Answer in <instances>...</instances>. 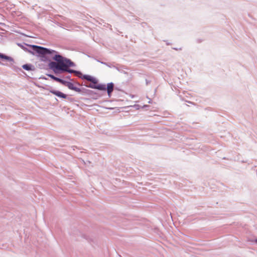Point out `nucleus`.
<instances>
[{
  "label": "nucleus",
  "mask_w": 257,
  "mask_h": 257,
  "mask_svg": "<svg viewBox=\"0 0 257 257\" xmlns=\"http://www.w3.org/2000/svg\"><path fill=\"white\" fill-rule=\"evenodd\" d=\"M0 58L3 59H5V60H8V61L12 60V59L10 57L5 55L4 54H2V53H0Z\"/></svg>",
  "instance_id": "nucleus-7"
},
{
  "label": "nucleus",
  "mask_w": 257,
  "mask_h": 257,
  "mask_svg": "<svg viewBox=\"0 0 257 257\" xmlns=\"http://www.w3.org/2000/svg\"><path fill=\"white\" fill-rule=\"evenodd\" d=\"M53 59L56 62H50L49 66L54 71L60 70L70 73H77L76 71L69 68L70 67H73L75 65L74 63L70 59L57 54L55 55Z\"/></svg>",
  "instance_id": "nucleus-1"
},
{
  "label": "nucleus",
  "mask_w": 257,
  "mask_h": 257,
  "mask_svg": "<svg viewBox=\"0 0 257 257\" xmlns=\"http://www.w3.org/2000/svg\"><path fill=\"white\" fill-rule=\"evenodd\" d=\"M52 93H53V94L59 97H61V98H66L67 97V95L63 93L62 92H61V91H56V90H52L50 91Z\"/></svg>",
  "instance_id": "nucleus-3"
},
{
  "label": "nucleus",
  "mask_w": 257,
  "mask_h": 257,
  "mask_svg": "<svg viewBox=\"0 0 257 257\" xmlns=\"http://www.w3.org/2000/svg\"><path fill=\"white\" fill-rule=\"evenodd\" d=\"M84 78L86 79L87 80H88L89 81H91L93 83H96V80L95 79H94L93 78H92L91 76H89V75H85L84 76Z\"/></svg>",
  "instance_id": "nucleus-6"
},
{
  "label": "nucleus",
  "mask_w": 257,
  "mask_h": 257,
  "mask_svg": "<svg viewBox=\"0 0 257 257\" xmlns=\"http://www.w3.org/2000/svg\"><path fill=\"white\" fill-rule=\"evenodd\" d=\"M31 47L42 61H49L50 60V55L52 54L57 53V52L54 50H51L41 46L32 45Z\"/></svg>",
  "instance_id": "nucleus-2"
},
{
  "label": "nucleus",
  "mask_w": 257,
  "mask_h": 257,
  "mask_svg": "<svg viewBox=\"0 0 257 257\" xmlns=\"http://www.w3.org/2000/svg\"><path fill=\"white\" fill-rule=\"evenodd\" d=\"M114 84L112 83H109L107 85V91L108 95L110 96L111 92L113 90Z\"/></svg>",
  "instance_id": "nucleus-4"
},
{
  "label": "nucleus",
  "mask_w": 257,
  "mask_h": 257,
  "mask_svg": "<svg viewBox=\"0 0 257 257\" xmlns=\"http://www.w3.org/2000/svg\"><path fill=\"white\" fill-rule=\"evenodd\" d=\"M50 77H51L52 79H54V80H55V81H57V82H59L63 83V81L62 79H60V78H59L56 77H55V76H53V75H50Z\"/></svg>",
  "instance_id": "nucleus-8"
},
{
  "label": "nucleus",
  "mask_w": 257,
  "mask_h": 257,
  "mask_svg": "<svg viewBox=\"0 0 257 257\" xmlns=\"http://www.w3.org/2000/svg\"><path fill=\"white\" fill-rule=\"evenodd\" d=\"M95 88L101 90H105L106 89L105 86L102 85H98L96 87H95Z\"/></svg>",
  "instance_id": "nucleus-9"
},
{
  "label": "nucleus",
  "mask_w": 257,
  "mask_h": 257,
  "mask_svg": "<svg viewBox=\"0 0 257 257\" xmlns=\"http://www.w3.org/2000/svg\"><path fill=\"white\" fill-rule=\"evenodd\" d=\"M89 87L91 88H95V87L93 86L92 85H90Z\"/></svg>",
  "instance_id": "nucleus-11"
},
{
  "label": "nucleus",
  "mask_w": 257,
  "mask_h": 257,
  "mask_svg": "<svg viewBox=\"0 0 257 257\" xmlns=\"http://www.w3.org/2000/svg\"><path fill=\"white\" fill-rule=\"evenodd\" d=\"M23 68L27 70H29L31 69L30 66L27 64L24 65L23 66Z\"/></svg>",
  "instance_id": "nucleus-10"
},
{
  "label": "nucleus",
  "mask_w": 257,
  "mask_h": 257,
  "mask_svg": "<svg viewBox=\"0 0 257 257\" xmlns=\"http://www.w3.org/2000/svg\"><path fill=\"white\" fill-rule=\"evenodd\" d=\"M66 86L71 90H75L76 91H79V89L75 87L74 84L71 82H67Z\"/></svg>",
  "instance_id": "nucleus-5"
},
{
  "label": "nucleus",
  "mask_w": 257,
  "mask_h": 257,
  "mask_svg": "<svg viewBox=\"0 0 257 257\" xmlns=\"http://www.w3.org/2000/svg\"><path fill=\"white\" fill-rule=\"evenodd\" d=\"M255 241L257 243V239H255Z\"/></svg>",
  "instance_id": "nucleus-12"
}]
</instances>
